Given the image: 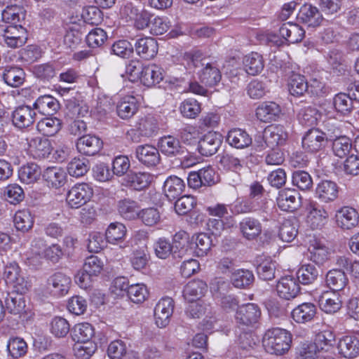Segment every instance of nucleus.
<instances>
[{
    "mask_svg": "<svg viewBox=\"0 0 359 359\" xmlns=\"http://www.w3.org/2000/svg\"><path fill=\"white\" fill-rule=\"evenodd\" d=\"M42 177L46 186L53 189H60L67 182V172L63 168L58 166L46 168L42 172Z\"/></svg>",
    "mask_w": 359,
    "mask_h": 359,
    "instance_id": "423d86ee",
    "label": "nucleus"
},
{
    "mask_svg": "<svg viewBox=\"0 0 359 359\" xmlns=\"http://www.w3.org/2000/svg\"><path fill=\"white\" fill-rule=\"evenodd\" d=\"M339 353L346 358H354L359 355V339L353 335L344 336L337 343Z\"/></svg>",
    "mask_w": 359,
    "mask_h": 359,
    "instance_id": "f3484780",
    "label": "nucleus"
},
{
    "mask_svg": "<svg viewBox=\"0 0 359 359\" xmlns=\"http://www.w3.org/2000/svg\"><path fill=\"white\" fill-rule=\"evenodd\" d=\"M42 175L41 169L38 165L34 163H28L22 165L18 170L20 180L27 184L36 182Z\"/></svg>",
    "mask_w": 359,
    "mask_h": 359,
    "instance_id": "473e14b6",
    "label": "nucleus"
},
{
    "mask_svg": "<svg viewBox=\"0 0 359 359\" xmlns=\"http://www.w3.org/2000/svg\"><path fill=\"white\" fill-rule=\"evenodd\" d=\"M69 323L64 318L55 316L50 320V331L55 337H65L69 333Z\"/></svg>",
    "mask_w": 359,
    "mask_h": 359,
    "instance_id": "3c124183",
    "label": "nucleus"
},
{
    "mask_svg": "<svg viewBox=\"0 0 359 359\" xmlns=\"http://www.w3.org/2000/svg\"><path fill=\"white\" fill-rule=\"evenodd\" d=\"M335 335L328 325H321L316 332V355L317 353H332Z\"/></svg>",
    "mask_w": 359,
    "mask_h": 359,
    "instance_id": "39448f33",
    "label": "nucleus"
},
{
    "mask_svg": "<svg viewBox=\"0 0 359 359\" xmlns=\"http://www.w3.org/2000/svg\"><path fill=\"white\" fill-rule=\"evenodd\" d=\"M281 113L280 106L273 102H264L256 109V116L262 122H271L276 121Z\"/></svg>",
    "mask_w": 359,
    "mask_h": 359,
    "instance_id": "aec40b11",
    "label": "nucleus"
},
{
    "mask_svg": "<svg viewBox=\"0 0 359 359\" xmlns=\"http://www.w3.org/2000/svg\"><path fill=\"white\" fill-rule=\"evenodd\" d=\"M170 27V22L165 17L153 16L148 27L150 32L154 35H161L165 33Z\"/></svg>",
    "mask_w": 359,
    "mask_h": 359,
    "instance_id": "680f3d73",
    "label": "nucleus"
},
{
    "mask_svg": "<svg viewBox=\"0 0 359 359\" xmlns=\"http://www.w3.org/2000/svg\"><path fill=\"white\" fill-rule=\"evenodd\" d=\"M212 245V240L210 236L205 233H201L192 238V243L190 247L194 248V253L198 257H203L207 255L210 250Z\"/></svg>",
    "mask_w": 359,
    "mask_h": 359,
    "instance_id": "e433bc0d",
    "label": "nucleus"
},
{
    "mask_svg": "<svg viewBox=\"0 0 359 359\" xmlns=\"http://www.w3.org/2000/svg\"><path fill=\"white\" fill-rule=\"evenodd\" d=\"M95 334L93 327L88 323H78L72 329V337L76 342L92 341Z\"/></svg>",
    "mask_w": 359,
    "mask_h": 359,
    "instance_id": "f704fd0d",
    "label": "nucleus"
},
{
    "mask_svg": "<svg viewBox=\"0 0 359 359\" xmlns=\"http://www.w3.org/2000/svg\"><path fill=\"white\" fill-rule=\"evenodd\" d=\"M7 349L13 358H18L26 354L27 344L22 338L13 337L8 341Z\"/></svg>",
    "mask_w": 359,
    "mask_h": 359,
    "instance_id": "864d4df0",
    "label": "nucleus"
},
{
    "mask_svg": "<svg viewBox=\"0 0 359 359\" xmlns=\"http://www.w3.org/2000/svg\"><path fill=\"white\" fill-rule=\"evenodd\" d=\"M297 235V229L291 220H285L279 229L278 236L283 242H292Z\"/></svg>",
    "mask_w": 359,
    "mask_h": 359,
    "instance_id": "13d9d810",
    "label": "nucleus"
},
{
    "mask_svg": "<svg viewBox=\"0 0 359 359\" xmlns=\"http://www.w3.org/2000/svg\"><path fill=\"white\" fill-rule=\"evenodd\" d=\"M71 285V278L61 272L50 276L47 280V288L50 292L57 297L67 294Z\"/></svg>",
    "mask_w": 359,
    "mask_h": 359,
    "instance_id": "0eeeda50",
    "label": "nucleus"
},
{
    "mask_svg": "<svg viewBox=\"0 0 359 359\" xmlns=\"http://www.w3.org/2000/svg\"><path fill=\"white\" fill-rule=\"evenodd\" d=\"M199 78L203 83L213 86L220 81L222 75L217 67L207 63L200 73Z\"/></svg>",
    "mask_w": 359,
    "mask_h": 359,
    "instance_id": "a18cd8bd",
    "label": "nucleus"
},
{
    "mask_svg": "<svg viewBox=\"0 0 359 359\" xmlns=\"http://www.w3.org/2000/svg\"><path fill=\"white\" fill-rule=\"evenodd\" d=\"M3 79L7 85L17 88L23 83L25 72L20 67H8L4 69Z\"/></svg>",
    "mask_w": 359,
    "mask_h": 359,
    "instance_id": "a19ab883",
    "label": "nucleus"
},
{
    "mask_svg": "<svg viewBox=\"0 0 359 359\" xmlns=\"http://www.w3.org/2000/svg\"><path fill=\"white\" fill-rule=\"evenodd\" d=\"M353 100L351 96L344 93L337 94L333 99V105L338 112L342 114L350 113L353 109Z\"/></svg>",
    "mask_w": 359,
    "mask_h": 359,
    "instance_id": "5fc2aeb1",
    "label": "nucleus"
},
{
    "mask_svg": "<svg viewBox=\"0 0 359 359\" xmlns=\"http://www.w3.org/2000/svg\"><path fill=\"white\" fill-rule=\"evenodd\" d=\"M231 279L234 287L245 288L252 283L254 275L249 270L238 269L232 273Z\"/></svg>",
    "mask_w": 359,
    "mask_h": 359,
    "instance_id": "09e8293b",
    "label": "nucleus"
},
{
    "mask_svg": "<svg viewBox=\"0 0 359 359\" xmlns=\"http://www.w3.org/2000/svg\"><path fill=\"white\" fill-rule=\"evenodd\" d=\"M326 283L327 286L332 289L331 291L334 292L344 289L348 283V278L341 270L334 269L327 273Z\"/></svg>",
    "mask_w": 359,
    "mask_h": 359,
    "instance_id": "ea45409f",
    "label": "nucleus"
},
{
    "mask_svg": "<svg viewBox=\"0 0 359 359\" xmlns=\"http://www.w3.org/2000/svg\"><path fill=\"white\" fill-rule=\"evenodd\" d=\"M1 18L10 25L22 24L25 18V11L20 6H8L2 11Z\"/></svg>",
    "mask_w": 359,
    "mask_h": 359,
    "instance_id": "72a5a7b5",
    "label": "nucleus"
},
{
    "mask_svg": "<svg viewBox=\"0 0 359 359\" xmlns=\"http://www.w3.org/2000/svg\"><path fill=\"white\" fill-rule=\"evenodd\" d=\"M14 224L17 230L25 232L32 229L34 219L29 210H22L16 212L14 216Z\"/></svg>",
    "mask_w": 359,
    "mask_h": 359,
    "instance_id": "49530a36",
    "label": "nucleus"
},
{
    "mask_svg": "<svg viewBox=\"0 0 359 359\" xmlns=\"http://www.w3.org/2000/svg\"><path fill=\"white\" fill-rule=\"evenodd\" d=\"M157 120L152 116H147L139 119L137 130L142 136L151 137L158 133Z\"/></svg>",
    "mask_w": 359,
    "mask_h": 359,
    "instance_id": "58836bf2",
    "label": "nucleus"
},
{
    "mask_svg": "<svg viewBox=\"0 0 359 359\" xmlns=\"http://www.w3.org/2000/svg\"><path fill=\"white\" fill-rule=\"evenodd\" d=\"M61 121L55 117L45 118L39 121L36 128L39 133L46 136H53L61 129Z\"/></svg>",
    "mask_w": 359,
    "mask_h": 359,
    "instance_id": "c03bdc74",
    "label": "nucleus"
},
{
    "mask_svg": "<svg viewBox=\"0 0 359 359\" xmlns=\"http://www.w3.org/2000/svg\"><path fill=\"white\" fill-rule=\"evenodd\" d=\"M97 346L93 341L76 342L74 346V355L79 359H89L96 351Z\"/></svg>",
    "mask_w": 359,
    "mask_h": 359,
    "instance_id": "bf43d9fd",
    "label": "nucleus"
},
{
    "mask_svg": "<svg viewBox=\"0 0 359 359\" xmlns=\"http://www.w3.org/2000/svg\"><path fill=\"white\" fill-rule=\"evenodd\" d=\"M318 306L325 313H333L341 309V302L337 292L327 290L319 297Z\"/></svg>",
    "mask_w": 359,
    "mask_h": 359,
    "instance_id": "5701e85b",
    "label": "nucleus"
},
{
    "mask_svg": "<svg viewBox=\"0 0 359 359\" xmlns=\"http://www.w3.org/2000/svg\"><path fill=\"white\" fill-rule=\"evenodd\" d=\"M241 232L248 240H253L259 236L262 231L260 222L253 217L243 218L239 224Z\"/></svg>",
    "mask_w": 359,
    "mask_h": 359,
    "instance_id": "bb28decb",
    "label": "nucleus"
},
{
    "mask_svg": "<svg viewBox=\"0 0 359 359\" xmlns=\"http://www.w3.org/2000/svg\"><path fill=\"white\" fill-rule=\"evenodd\" d=\"M78 151L86 156H93L102 147L101 139L94 135H86L80 137L76 142Z\"/></svg>",
    "mask_w": 359,
    "mask_h": 359,
    "instance_id": "1a4fd4ad",
    "label": "nucleus"
},
{
    "mask_svg": "<svg viewBox=\"0 0 359 359\" xmlns=\"http://www.w3.org/2000/svg\"><path fill=\"white\" fill-rule=\"evenodd\" d=\"M58 101L50 95H43L39 97L34 103V109L43 115H52L59 109Z\"/></svg>",
    "mask_w": 359,
    "mask_h": 359,
    "instance_id": "c756f323",
    "label": "nucleus"
},
{
    "mask_svg": "<svg viewBox=\"0 0 359 359\" xmlns=\"http://www.w3.org/2000/svg\"><path fill=\"white\" fill-rule=\"evenodd\" d=\"M184 189V182L175 175L168 177L164 182L163 191L169 200L175 199L180 196Z\"/></svg>",
    "mask_w": 359,
    "mask_h": 359,
    "instance_id": "cd10ccee",
    "label": "nucleus"
},
{
    "mask_svg": "<svg viewBox=\"0 0 359 359\" xmlns=\"http://www.w3.org/2000/svg\"><path fill=\"white\" fill-rule=\"evenodd\" d=\"M180 109L183 116L194 118L201 113V107L196 100L188 98L181 103Z\"/></svg>",
    "mask_w": 359,
    "mask_h": 359,
    "instance_id": "603ef678",
    "label": "nucleus"
},
{
    "mask_svg": "<svg viewBox=\"0 0 359 359\" xmlns=\"http://www.w3.org/2000/svg\"><path fill=\"white\" fill-rule=\"evenodd\" d=\"M208 290L207 284L202 280H193L189 281L184 287L183 296L189 302L201 299Z\"/></svg>",
    "mask_w": 359,
    "mask_h": 359,
    "instance_id": "393cba45",
    "label": "nucleus"
},
{
    "mask_svg": "<svg viewBox=\"0 0 359 359\" xmlns=\"http://www.w3.org/2000/svg\"><path fill=\"white\" fill-rule=\"evenodd\" d=\"M174 310V302L170 297H163L156 304L154 309V319L158 327H166Z\"/></svg>",
    "mask_w": 359,
    "mask_h": 359,
    "instance_id": "20e7f679",
    "label": "nucleus"
},
{
    "mask_svg": "<svg viewBox=\"0 0 359 359\" xmlns=\"http://www.w3.org/2000/svg\"><path fill=\"white\" fill-rule=\"evenodd\" d=\"M137 54L144 60L154 58L158 53V43L150 36L138 39L135 43Z\"/></svg>",
    "mask_w": 359,
    "mask_h": 359,
    "instance_id": "2eb2a0df",
    "label": "nucleus"
},
{
    "mask_svg": "<svg viewBox=\"0 0 359 359\" xmlns=\"http://www.w3.org/2000/svg\"><path fill=\"white\" fill-rule=\"evenodd\" d=\"M291 342V334L287 330L279 327L268 330L262 339L265 351L271 354L278 355L288 351Z\"/></svg>",
    "mask_w": 359,
    "mask_h": 359,
    "instance_id": "f257e3e1",
    "label": "nucleus"
},
{
    "mask_svg": "<svg viewBox=\"0 0 359 359\" xmlns=\"http://www.w3.org/2000/svg\"><path fill=\"white\" fill-rule=\"evenodd\" d=\"M276 263L268 259L260 263L257 267L259 277L264 280H272L275 277Z\"/></svg>",
    "mask_w": 359,
    "mask_h": 359,
    "instance_id": "774afa93",
    "label": "nucleus"
},
{
    "mask_svg": "<svg viewBox=\"0 0 359 359\" xmlns=\"http://www.w3.org/2000/svg\"><path fill=\"white\" fill-rule=\"evenodd\" d=\"M36 112L29 106H20L13 113L12 121L13 125L18 128H25L32 125L34 122Z\"/></svg>",
    "mask_w": 359,
    "mask_h": 359,
    "instance_id": "a211bd4d",
    "label": "nucleus"
},
{
    "mask_svg": "<svg viewBox=\"0 0 359 359\" xmlns=\"http://www.w3.org/2000/svg\"><path fill=\"white\" fill-rule=\"evenodd\" d=\"M244 69L250 75H257L262 72L264 64L262 56L255 52L246 55L243 60Z\"/></svg>",
    "mask_w": 359,
    "mask_h": 359,
    "instance_id": "7c9ffc66",
    "label": "nucleus"
},
{
    "mask_svg": "<svg viewBox=\"0 0 359 359\" xmlns=\"http://www.w3.org/2000/svg\"><path fill=\"white\" fill-rule=\"evenodd\" d=\"M126 228L119 222L111 223L106 231V239L112 244L121 241L126 236Z\"/></svg>",
    "mask_w": 359,
    "mask_h": 359,
    "instance_id": "6e6d98bb",
    "label": "nucleus"
},
{
    "mask_svg": "<svg viewBox=\"0 0 359 359\" xmlns=\"http://www.w3.org/2000/svg\"><path fill=\"white\" fill-rule=\"evenodd\" d=\"M189 236L185 231H180L175 234L172 239L174 247V259H183L192 253V247H190Z\"/></svg>",
    "mask_w": 359,
    "mask_h": 359,
    "instance_id": "6ab92c4d",
    "label": "nucleus"
},
{
    "mask_svg": "<svg viewBox=\"0 0 359 359\" xmlns=\"http://www.w3.org/2000/svg\"><path fill=\"white\" fill-rule=\"evenodd\" d=\"M154 248L156 255L160 259H166L170 255L173 256L174 247L169 240L164 238L158 239L154 245Z\"/></svg>",
    "mask_w": 359,
    "mask_h": 359,
    "instance_id": "0e129e2a",
    "label": "nucleus"
},
{
    "mask_svg": "<svg viewBox=\"0 0 359 359\" xmlns=\"http://www.w3.org/2000/svg\"><path fill=\"white\" fill-rule=\"evenodd\" d=\"M152 176L148 172L133 173L124 178V184L132 189L141 191L149 186Z\"/></svg>",
    "mask_w": 359,
    "mask_h": 359,
    "instance_id": "2f4dec72",
    "label": "nucleus"
},
{
    "mask_svg": "<svg viewBox=\"0 0 359 359\" xmlns=\"http://www.w3.org/2000/svg\"><path fill=\"white\" fill-rule=\"evenodd\" d=\"M139 106V102L135 97L126 95L118 101L116 105V112L121 118L128 119L137 113Z\"/></svg>",
    "mask_w": 359,
    "mask_h": 359,
    "instance_id": "412c9836",
    "label": "nucleus"
},
{
    "mask_svg": "<svg viewBox=\"0 0 359 359\" xmlns=\"http://www.w3.org/2000/svg\"><path fill=\"white\" fill-rule=\"evenodd\" d=\"M351 147V141L346 136H341L332 142L333 152L336 156L339 158L348 155Z\"/></svg>",
    "mask_w": 359,
    "mask_h": 359,
    "instance_id": "052dcab7",
    "label": "nucleus"
},
{
    "mask_svg": "<svg viewBox=\"0 0 359 359\" xmlns=\"http://www.w3.org/2000/svg\"><path fill=\"white\" fill-rule=\"evenodd\" d=\"M93 195V188L88 184L79 183L68 191L66 201L72 208H78L88 202Z\"/></svg>",
    "mask_w": 359,
    "mask_h": 359,
    "instance_id": "f03ea898",
    "label": "nucleus"
},
{
    "mask_svg": "<svg viewBox=\"0 0 359 359\" xmlns=\"http://www.w3.org/2000/svg\"><path fill=\"white\" fill-rule=\"evenodd\" d=\"M299 194L295 189H285L279 191L277 205L283 211L293 212L301 204Z\"/></svg>",
    "mask_w": 359,
    "mask_h": 359,
    "instance_id": "6e6552de",
    "label": "nucleus"
},
{
    "mask_svg": "<svg viewBox=\"0 0 359 359\" xmlns=\"http://www.w3.org/2000/svg\"><path fill=\"white\" fill-rule=\"evenodd\" d=\"M279 33L288 43H295L303 39L305 31L299 25L288 22L282 25Z\"/></svg>",
    "mask_w": 359,
    "mask_h": 359,
    "instance_id": "a878e982",
    "label": "nucleus"
},
{
    "mask_svg": "<svg viewBox=\"0 0 359 359\" xmlns=\"http://www.w3.org/2000/svg\"><path fill=\"white\" fill-rule=\"evenodd\" d=\"M261 316V311L257 304H246L239 306L235 318L240 325L250 327L257 323Z\"/></svg>",
    "mask_w": 359,
    "mask_h": 359,
    "instance_id": "7ed1b4c3",
    "label": "nucleus"
},
{
    "mask_svg": "<svg viewBox=\"0 0 359 359\" xmlns=\"http://www.w3.org/2000/svg\"><path fill=\"white\" fill-rule=\"evenodd\" d=\"M335 219L336 224L339 228L351 229L358 224L359 215L354 208L344 206L337 211Z\"/></svg>",
    "mask_w": 359,
    "mask_h": 359,
    "instance_id": "9b49d317",
    "label": "nucleus"
},
{
    "mask_svg": "<svg viewBox=\"0 0 359 359\" xmlns=\"http://www.w3.org/2000/svg\"><path fill=\"white\" fill-rule=\"evenodd\" d=\"M107 39L106 32L101 28H94L88 32L86 37V43L89 47L97 48L102 46Z\"/></svg>",
    "mask_w": 359,
    "mask_h": 359,
    "instance_id": "e2e57ef3",
    "label": "nucleus"
},
{
    "mask_svg": "<svg viewBox=\"0 0 359 359\" xmlns=\"http://www.w3.org/2000/svg\"><path fill=\"white\" fill-rule=\"evenodd\" d=\"M143 6L139 0H124L120 8V15L126 21H133Z\"/></svg>",
    "mask_w": 359,
    "mask_h": 359,
    "instance_id": "79ce46f5",
    "label": "nucleus"
},
{
    "mask_svg": "<svg viewBox=\"0 0 359 359\" xmlns=\"http://www.w3.org/2000/svg\"><path fill=\"white\" fill-rule=\"evenodd\" d=\"M278 295L285 299L295 298L300 292L297 279L292 276H285L279 280L276 285Z\"/></svg>",
    "mask_w": 359,
    "mask_h": 359,
    "instance_id": "ddd939ff",
    "label": "nucleus"
},
{
    "mask_svg": "<svg viewBox=\"0 0 359 359\" xmlns=\"http://www.w3.org/2000/svg\"><path fill=\"white\" fill-rule=\"evenodd\" d=\"M292 316L299 323L310 322L314 318V305L311 303H303L293 309Z\"/></svg>",
    "mask_w": 359,
    "mask_h": 359,
    "instance_id": "37998d69",
    "label": "nucleus"
},
{
    "mask_svg": "<svg viewBox=\"0 0 359 359\" xmlns=\"http://www.w3.org/2000/svg\"><path fill=\"white\" fill-rule=\"evenodd\" d=\"M163 73L164 71L161 67L155 64L149 65L144 66L140 81L144 86L151 87L163 80Z\"/></svg>",
    "mask_w": 359,
    "mask_h": 359,
    "instance_id": "b1692460",
    "label": "nucleus"
},
{
    "mask_svg": "<svg viewBox=\"0 0 359 359\" xmlns=\"http://www.w3.org/2000/svg\"><path fill=\"white\" fill-rule=\"evenodd\" d=\"M339 187L330 180H323L316 188V196L323 203L334 201L338 197Z\"/></svg>",
    "mask_w": 359,
    "mask_h": 359,
    "instance_id": "4be33fe9",
    "label": "nucleus"
},
{
    "mask_svg": "<svg viewBox=\"0 0 359 359\" xmlns=\"http://www.w3.org/2000/svg\"><path fill=\"white\" fill-rule=\"evenodd\" d=\"M308 84L304 76L292 72L288 81V90L294 96L302 95L307 90Z\"/></svg>",
    "mask_w": 359,
    "mask_h": 359,
    "instance_id": "de8ad7c7",
    "label": "nucleus"
},
{
    "mask_svg": "<svg viewBox=\"0 0 359 359\" xmlns=\"http://www.w3.org/2000/svg\"><path fill=\"white\" fill-rule=\"evenodd\" d=\"M128 296L134 303L144 302L148 294L145 285L142 283L132 284L128 288Z\"/></svg>",
    "mask_w": 359,
    "mask_h": 359,
    "instance_id": "69168bd1",
    "label": "nucleus"
},
{
    "mask_svg": "<svg viewBox=\"0 0 359 359\" xmlns=\"http://www.w3.org/2000/svg\"><path fill=\"white\" fill-rule=\"evenodd\" d=\"M28 145V151L34 158H48L53 149L50 140L41 137L32 138Z\"/></svg>",
    "mask_w": 359,
    "mask_h": 359,
    "instance_id": "4468645a",
    "label": "nucleus"
},
{
    "mask_svg": "<svg viewBox=\"0 0 359 359\" xmlns=\"http://www.w3.org/2000/svg\"><path fill=\"white\" fill-rule=\"evenodd\" d=\"M236 225V221L232 217H226L224 220L210 219L208 222V229L215 236H219L223 231L231 229Z\"/></svg>",
    "mask_w": 359,
    "mask_h": 359,
    "instance_id": "8fccbe9b",
    "label": "nucleus"
},
{
    "mask_svg": "<svg viewBox=\"0 0 359 359\" xmlns=\"http://www.w3.org/2000/svg\"><path fill=\"white\" fill-rule=\"evenodd\" d=\"M229 287V283L222 278H215L210 286L212 296L218 301L227 295Z\"/></svg>",
    "mask_w": 359,
    "mask_h": 359,
    "instance_id": "338daca9",
    "label": "nucleus"
},
{
    "mask_svg": "<svg viewBox=\"0 0 359 359\" xmlns=\"http://www.w3.org/2000/svg\"><path fill=\"white\" fill-rule=\"evenodd\" d=\"M138 203L133 200L125 198L118 203V211L120 215L126 219H134L138 217L140 214Z\"/></svg>",
    "mask_w": 359,
    "mask_h": 359,
    "instance_id": "c9c22d12",
    "label": "nucleus"
},
{
    "mask_svg": "<svg viewBox=\"0 0 359 359\" xmlns=\"http://www.w3.org/2000/svg\"><path fill=\"white\" fill-rule=\"evenodd\" d=\"M227 142L236 149H243L252 144V138L248 133L240 128H233L229 131Z\"/></svg>",
    "mask_w": 359,
    "mask_h": 359,
    "instance_id": "c85d7f7f",
    "label": "nucleus"
},
{
    "mask_svg": "<svg viewBox=\"0 0 359 359\" xmlns=\"http://www.w3.org/2000/svg\"><path fill=\"white\" fill-rule=\"evenodd\" d=\"M22 294L18 293L8 294L6 298V305L10 313L20 314L24 311L25 302Z\"/></svg>",
    "mask_w": 359,
    "mask_h": 359,
    "instance_id": "4d7b16f0",
    "label": "nucleus"
},
{
    "mask_svg": "<svg viewBox=\"0 0 359 359\" xmlns=\"http://www.w3.org/2000/svg\"><path fill=\"white\" fill-rule=\"evenodd\" d=\"M222 142V137L221 134L216 132H209L199 142V152L203 156H212L217 151Z\"/></svg>",
    "mask_w": 359,
    "mask_h": 359,
    "instance_id": "9d476101",
    "label": "nucleus"
},
{
    "mask_svg": "<svg viewBox=\"0 0 359 359\" xmlns=\"http://www.w3.org/2000/svg\"><path fill=\"white\" fill-rule=\"evenodd\" d=\"M135 153L138 161L147 167L156 166L161 161L158 149L151 144L138 146Z\"/></svg>",
    "mask_w": 359,
    "mask_h": 359,
    "instance_id": "f8f14e48",
    "label": "nucleus"
},
{
    "mask_svg": "<svg viewBox=\"0 0 359 359\" xmlns=\"http://www.w3.org/2000/svg\"><path fill=\"white\" fill-rule=\"evenodd\" d=\"M160 151L168 156H174L180 154L181 146L180 141L172 136L161 137L158 142Z\"/></svg>",
    "mask_w": 359,
    "mask_h": 359,
    "instance_id": "4c0bfd02",
    "label": "nucleus"
},
{
    "mask_svg": "<svg viewBox=\"0 0 359 359\" xmlns=\"http://www.w3.org/2000/svg\"><path fill=\"white\" fill-rule=\"evenodd\" d=\"M287 138V134L283 126L271 125L267 126L263 133V139L269 147L283 144Z\"/></svg>",
    "mask_w": 359,
    "mask_h": 359,
    "instance_id": "dca6fc26",
    "label": "nucleus"
}]
</instances>
